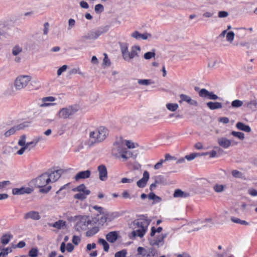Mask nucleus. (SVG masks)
I'll return each mask as SVG.
<instances>
[{
	"label": "nucleus",
	"instance_id": "obj_48",
	"mask_svg": "<svg viewBox=\"0 0 257 257\" xmlns=\"http://www.w3.org/2000/svg\"><path fill=\"white\" fill-rule=\"evenodd\" d=\"M162 229H163V228L162 227H159L157 229L155 228V227H152L151 228V231L150 233L151 237H153L156 232H158V233L161 232L162 231Z\"/></svg>",
	"mask_w": 257,
	"mask_h": 257
},
{
	"label": "nucleus",
	"instance_id": "obj_60",
	"mask_svg": "<svg viewBox=\"0 0 257 257\" xmlns=\"http://www.w3.org/2000/svg\"><path fill=\"white\" fill-rule=\"evenodd\" d=\"M75 25V21L73 19H70L68 20V30H71Z\"/></svg>",
	"mask_w": 257,
	"mask_h": 257
},
{
	"label": "nucleus",
	"instance_id": "obj_20",
	"mask_svg": "<svg viewBox=\"0 0 257 257\" xmlns=\"http://www.w3.org/2000/svg\"><path fill=\"white\" fill-rule=\"evenodd\" d=\"M9 28L4 24H0V39L8 38L10 36Z\"/></svg>",
	"mask_w": 257,
	"mask_h": 257
},
{
	"label": "nucleus",
	"instance_id": "obj_39",
	"mask_svg": "<svg viewBox=\"0 0 257 257\" xmlns=\"http://www.w3.org/2000/svg\"><path fill=\"white\" fill-rule=\"evenodd\" d=\"M104 57L103 60V62L102 64V65L103 67L104 68L106 67H108L110 65V60L108 59L107 55L106 54H104Z\"/></svg>",
	"mask_w": 257,
	"mask_h": 257
},
{
	"label": "nucleus",
	"instance_id": "obj_34",
	"mask_svg": "<svg viewBox=\"0 0 257 257\" xmlns=\"http://www.w3.org/2000/svg\"><path fill=\"white\" fill-rule=\"evenodd\" d=\"M98 243L101 244L103 247V249L105 251H108L109 250V246L108 243L105 240L102 238H99L98 241Z\"/></svg>",
	"mask_w": 257,
	"mask_h": 257
},
{
	"label": "nucleus",
	"instance_id": "obj_7",
	"mask_svg": "<svg viewBox=\"0 0 257 257\" xmlns=\"http://www.w3.org/2000/svg\"><path fill=\"white\" fill-rule=\"evenodd\" d=\"M30 75H21L18 76L14 82V87L17 90H22L27 86L31 80Z\"/></svg>",
	"mask_w": 257,
	"mask_h": 257
},
{
	"label": "nucleus",
	"instance_id": "obj_56",
	"mask_svg": "<svg viewBox=\"0 0 257 257\" xmlns=\"http://www.w3.org/2000/svg\"><path fill=\"white\" fill-rule=\"evenodd\" d=\"M68 68L66 65H64L60 68H59L57 72V74L58 76H60L63 72H65Z\"/></svg>",
	"mask_w": 257,
	"mask_h": 257
},
{
	"label": "nucleus",
	"instance_id": "obj_24",
	"mask_svg": "<svg viewBox=\"0 0 257 257\" xmlns=\"http://www.w3.org/2000/svg\"><path fill=\"white\" fill-rule=\"evenodd\" d=\"M118 238V234L116 231L109 232L106 235V238L110 243L114 242Z\"/></svg>",
	"mask_w": 257,
	"mask_h": 257
},
{
	"label": "nucleus",
	"instance_id": "obj_42",
	"mask_svg": "<svg viewBox=\"0 0 257 257\" xmlns=\"http://www.w3.org/2000/svg\"><path fill=\"white\" fill-rule=\"evenodd\" d=\"M22 52V47L16 45L12 49V54L14 56H17L19 55Z\"/></svg>",
	"mask_w": 257,
	"mask_h": 257
},
{
	"label": "nucleus",
	"instance_id": "obj_36",
	"mask_svg": "<svg viewBox=\"0 0 257 257\" xmlns=\"http://www.w3.org/2000/svg\"><path fill=\"white\" fill-rule=\"evenodd\" d=\"M225 188V186L219 184H216L214 185L213 188L214 191L216 193H220L224 191Z\"/></svg>",
	"mask_w": 257,
	"mask_h": 257
},
{
	"label": "nucleus",
	"instance_id": "obj_51",
	"mask_svg": "<svg viewBox=\"0 0 257 257\" xmlns=\"http://www.w3.org/2000/svg\"><path fill=\"white\" fill-rule=\"evenodd\" d=\"M155 52H148L144 54V57L146 60H149L153 57H155Z\"/></svg>",
	"mask_w": 257,
	"mask_h": 257
},
{
	"label": "nucleus",
	"instance_id": "obj_4",
	"mask_svg": "<svg viewBox=\"0 0 257 257\" xmlns=\"http://www.w3.org/2000/svg\"><path fill=\"white\" fill-rule=\"evenodd\" d=\"M149 224L150 221L147 219L139 218L135 220L131 224V227L133 229V231L132 232L130 237H143Z\"/></svg>",
	"mask_w": 257,
	"mask_h": 257
},
{
	"label": "nucleus",
	"instance_id": "obj_40",
	"mask_svg": "<svg viewBox=\"0 0 257 257\" xmlns=\"http://www.w3.org/2000/svg\"><path fill=\"white\" fill-rule=\"evenodd\" d=\"M202 156L201 153H192L188 155H186L185 158L188 161H191L197 157Z\"/></svg>",
	"mask_w": 257,
	"mask_h": 257
},
{
	"label": "nucleus",
	"instance_id": "obj_12",
	"mask_svg": "<svg viewBox=\"0 0 257 257\" xmlns=\"http://www.w3.org/2000/svg\"><path fill=\"white\" fill-rule=\"evenodd\" d=\"M131 36L137 40H147L149 38H151L152 37V35L148 33L141 34L139 31H135L131 34Z\"/></svg>",
	"mask_w": 257,
	"mask_h": 257
},
{
	"label": "nucleus",
	"instance_id": "obj_38",
	"mask_svg": "<svg viewBox=\"0 0 257 257\" xmlns=\"http://www.w3.org/2000/svg\"><path fill=\"white\" fill-rule=\"evenodd\" d=\"M231 220L232 222L240 224L245 225H249V223L247 222V221H246L245 220H241L238 218L232 217L231 218Z\"/></svg>",
	"mask_w": 257,
	"mask_h": 257
},
{
	"label": "nucleus",
	"instance_id": "obj_43",
	"mask_svg": "<svg viewBox=\"0 0 257 257\" xmlns=\"http://www.w3.org/2000/svg\"><path fill=\"white\" fill-rule=\"evenodd\" d=\"M108 218V221H111L114 219L120 216V214L118 212H112L107 214Z\"/></svg>",
	"mask_w": 257,
	"mask_h": 257
},
{
	"label": "nucleus",
	"instance_id": "obj_25",
	"mask_svg": "<svg viewBox=\"0 0 257 257\" xmlns=\"http://www.w3.org/2000/svg\"><path fill=\"white\" fill-rule=\"evenodd\" d=\"M49 225L58 229H61L66 227V221L63 220H59L53 223L49 224Z\"/></svg>",
	"mask_w": 257,
	"mask_h": 257
},
{
	"label": "nucleus",
	"instance_id": "obj_59",
	"mask_svg": "<svg viewBox=\"0 0 257 257\" xmlns=\"http://www.w3.org/2000/svg\"><path fill=\"white\" fill-rule=\"evenodd\" d=\"M119 44L121 54L128 50V44L127 43H120Z\"/></svg>",
	"mask_w": 257,
	"mask_h": 257
},
{
	"label": "nucleus",
	"instance_id": "obj_29",
	"mask_svg": "<svg viewBox=\"0 0 257 257\" xmlns=\"http://www.w3.org/2000/svg\"><path fill=\"white\" fill-rule=\"evenodd\" d=\"M99 230V228L97 226H94L90 229H88L86 232L85 235L87 237H91L96 234Z\"/></svg>",
	"mask_w": 257,
	"mask_h": 257
},
{
	"label": "nucleus",
	"instance_id": "obj_50",
	"mask_svg": "<svg viewBox=\"0 0 257 257\" xmlns=\"http://www.w3.org/2000/svg\"><path fill=\"white\" fill-rule=\"evenodd\" d=\"M12 251V248L11 247L4 248L2 249V251L0 252V257L3 255L7 256L9 253Z\"/></svg>",
	"mask_w": 257,
	"mask_h": 257
},
{
	"label": "nucleus",
	"instance_id": "obj_62",
	"mask_svg": "<svg viewBox=\"0 0 257 257\" xmlns=\"http://www.w3.org/2000/svg\"><path fill=\"white\" fill-rule=\"evenodd\" d=\"M122 56L123 59L126 61H130L131 60L130 52L128 50L122 54Z\"/></svg>",
	"mask_w": 257,
	"mask_h": 257
},
{
	"label": "nucleus",
	"instance_id": "obj_47",
	"mask_svg": "<svg viewBox=\"0 0 257 257\" xmlns=\"http://www.w3.org/2000/svg\"><path fill=\"white\" fill-rule=\"evenodd\" d=\"M231 135L234 137H237L239 139L242 140L244 139V135L243 133L241 132H236L235 131H232L231 133Z\"/></svg>",
	"mask_w": 257,
	"mask_h": 257
},
{
	"label": "nucleus",
	"instance_id": "obj_26",
	"mask_svg": "<svg viewBox=\"0 0 257 257\" xmlns=\"http://www.w3.org/2000/svg\"><path fill=\"white\" fill-rule=\"evenodd\" d=\"M207 106L211 110L220 109L222 107L221 103L209 101L206 103Z\"/></svg>",
	"mask_w": 257,
	"mask_h": 257
},
{
	"label": "nucleus",
	"instance_id": "obj_30",
	"mask_svg": "<svg viewBox=\"0 0 257 257\" xmlns=\"http://www.w3.org/2000/svg\"><path fill=\"white\" fill-rule=\"evenodd\" d=\"M12 237L13 236L9 234H5L1 237V242L3 245H5L9 243Z\"/></svg>",
	"mask_w": 257,
	"mask_h": 257
},
{
	"label": "nucleus",
	"instance_id": "obj_13",
	"mask_svg": "<svg viewBox=\"0 0 257 257\" xmlns=\"http://www.w3.org/2000/svg\"><path fill=\"white\" fill-rule=\"evenodd\" d=\"M33 189L30 187H21L20 188H14L12 190V193L15 195H20L24 194H30Z\"/></svg>",
	"mask_w": 257,
	"mask_h": 257
},
{
	"label": "nucleus",
	"instance_id": "obj_27",
	"mask_svg": "<svg viewBox=\"0 0 257 257\" xmlns=\"http://www.w3.org/2000/svg\"><path fill=\"white\" fill-rule=\"evenodd\" d=\"M236 127L238 130L246 133H249L251 131V128L249 125H246L241 122H238L236 124Z\"/></svg>",
	"mask_w": 257,
	"mask_h": 257
},
{
	"label": "nucleus",
	"instance_id": "obj_54",
	"mask_svg": "<svg viewBox=\"0 0 257 257\" xmlns=\"http://www.w3.org/2000/svg\"><path fill=\"white\" fill-rule=\"evenodd\" d=\"M88 207H89V211L91 212V209H93L96 210L100 214H101L102 210H103L102 207H99V206H98L96 205L93 206H92L91 205H89Z\"/></svg>",
	"mask_w": 257,
	"mask_h": 257
},
{
	"label": "nucleus",
	"instance_id": "obj_17",
	"mask_svg": "<svg viewBox=\"0 0 257 257\" xmlns=\"http://www.w3.org/2000/svg\"><path fill=\"white\" fill-rule=\"evenodd\" d=\"M150 178V175L147 171L143 173V177L137 182V185L139 188H144L146 186Z\"/></svg>",
	"mask_w": 257,
	"mask_h": 257
},
{
	"label": "nucleus",
	"instance_id": "obj_22",
	"mask_svg": "<svg viewBox=\"0 0 257 257\" xmlns=\"http://www.w3.org/2000/svg\"><path fill=\"white\" fill-rule=\"evenodd\" d=\"M24 218L25 219L31 218L33 220H38L40 219L41 217L38 212L31 211L25 213Z\"/></svg>",
	"mask_w": 257,
	"mask_h": 257
},
{
	"label": "nucleus",
	"instance_id": "obj_53",
	"mask_svg": "<svg viewBox=\"0 0 257 257\" xmlns=\"http://www.w3.org/2000/svg\"><path fill=\"white\" fill-rule=\"evenodd\" d=\"M38 250L36 248H32L29 252V255L31 257H37Z\"/></svg>",
	"mask_w": 257,
	"mask_h": 257
},
{
	"label": "nucleus",
	"instance_id": "obj_9",
	"mask_svg": "<svg viewBox=\"0 0 257 257\" xmlns=\"http://www.w3.org/2000/svg\"><path fill=\"white\" fill-rule=\"evenodd\" d=\"M199 96L210 100H216L218 96L213 92H210L205 88H202L198 92Z\"/></svg>",
	"mask_w": 257,
	"mask_h": 257
},
{
	"label": "nucleus",
	"instance_id": "obj_23",
	"mask_svg": "<svg viewBox=\"0 0 257 257\" xmlns=\"http://www.w3.org/2000/svg\"><path fill=\"white\" fill-rule=\"evenodd\" d=\"M25 125L23 124H20L17 126H14L5 132V136L6 137H9L14 134L16 131L23 129Z\"/></svg>",
	"mask_w": 257,
	"mask_h": 257
},
{
	"label": "nucleus",
	"instance_id": "obj_58",
	"mask_svg": "<svg viewBox=\"0 0 257 257\" xmlns=\"http://www.w3.org/2000/svg\"><path fill=\"white\" fill-rule=\"evenodd\" d=\"M91 174V172L89 170L81 171V179L88 178Z\"/></svg>",
	"mask_w": 257,
	"mask_h": 257
},
{
	"label": "nucleus",
	"instance_id": "obj_57",
	"mask_svg": "<svg viewBox=\"0 0 257 257\" xmlns=\"http://www.w3.org/2000/svg\"><path fill=\"white\" fill-rule=\"evenodd\" d=\"M156 250L154 248L151 247L147 249V257H151L155 255Z\"/></svg>",
	"mask_w": 257,
	"mask_h": 257
},
{
	"label": "nucleus",
	"instance_id": "obj_19",
	"mask_svg": "<svg viewBox=\"0 0 257 257\" xmlns=\"http://www.w3.org/2000/svg\"><path fill=\"white\" fill-rule=\"evenodd\" d=\"M244 106L252 111H255L257 109V100L254 98L245 101Z\"/></svg>",
	"mask_w": 257,
	"mask_h": 257
},
{
	"label": "nucleus",
	"instance_id": "obj_10",
	"mask_svg": "<svg viewBox=\"0 0 257 257\" xmlns=\"http://www.w3.org/2000/svg\"><path fill=\"white\" fill-rule=\"evenodd\" d=\"M198 222L201 224V227H197L195 228L193 231H198L204 228H210L214 224L212 218H208L203 220H198Z\"/></svg>",
	"mask_w": 257,
	"mask_h": 257
},
{
	"label": "nucleus",
	"instance_id": "obj_46",
	"mask_svg": "<svg viewBox=\"0 0 257 257\" xmlns=\"http://www.w3.org/2000/svg\"><path fill=\"white\" fill-rule=\"evenodd\" d=\"M231 174L235 178H242L243 177V174L236 170H232Z\"/></svg>",
	"mask_w": 257,
	"mask_h": 257
},
{
	"label": "nucleus",
	"instance_id": "obj_8",
	"mask_svg": "<svg viewBox=\"0 0 257 257\" xmlns=\"http://www.w3.org/2000/svg\"><path fill=\"white\" fill-rule=\"evenodd\" d=\"M26 136L25 135H22L18 141V145L22 147V148L17 151V154L19 155H23L26 151H30V148H29L26 145Z\"/></svg>",
	"mask_w": 257,
	"mask_h": 257
},
{
	"label": "nucleus",
	"instance_id": "obj_33",
	"mask_svg": "<svg viewBox=\"0 0 257 257\" xmlns=\"http://www.w3.org/2000/svg\"><path fill=\"white\" fill-rule=\"evenodd\" d=\"M138 83L140 85L148 86L155 83L152 79H138Z\"/></svg>",
	"mask_w": 257,
	"mask_h": 257
},
{
	"label": "nucleus",
	"instance_id": "obj_3",
	"mask_svg": "<svg viewBox=\"0 0 257 257\" xmlns=\"http://www.w3.org/2000/svg\"><path fill=\"white\" fill-rule=\"evenodd\" d=\"M111 154L115 158L121 160L123 162L126 161L133 156L132 153L127 150L123 141L121 140L117 141L113 144Z\"/></svg>",
	"mask_w": 257,
	"mask_h": 257
},
{
	"label": "nucleus",
	"instance_id": "obj_45",
	"mask_svg": "<svg viewBox=\"0 0 257 257\" xmlns=\"http://www.w3.org/2000/svg\"><path fill=\"white\" fill-rule=\"evenodd\" d=\"M148 198L150 200H154L156 202H159L161 200V198L156 196L154 193H150L148 195Z\"/></svg>",
	"mask_w": 257,
	"mask_h": 257
},
{
	"label": "nucleus",
	"instance_id": "obj_64",
	"mask_svg": "<svg viewBox=\"0 0 257 257\" xmlns=\"http://www.w3.org/2000/svg\"><path fill=\"white\" fill-rule=\"evenodd\" d=\"M49 24L48 22H46L44 24L43 34L44 35H47L49 32Z\"/></svg>",
	"mask_w": 257,
	"mask_h": 257
},
{
	"label": "nucleus",
	"instance_id": "obj_44",
	"mask_svg": "<svg viewBox=\"0 0 257 257\" xmlns=\"http://www.w3.org/2000/svg\"><path fill=\"white\" fill-rule=\"evenodd\" d=\"M139 178V176H136L135 177L132 179H128L126 178H122L121 180L122 183H131L135 181L136 180Z\"/></svg>",
	"mask_w": 257,
	"mask_h": 257
},
{
	"label": "nucleus",
	"instance_id": "obj_16",
	"mask_svg": "<svg viewBox=\"0 0 257 257\" xmlns=\"http://www.w3.org/2000/svg\"><path fill=\"white\" fill-rule=\"evenodd\" d=\"M99 173V178L101 181H105L107 178V171L106 167L104 165H100L97 168Z\"/></svg>",
	"mask_w": 257,
	"mask_h": 257
},
{
	"label": "nucleus",
	"instance_id": "obj_18",
	"mask_svg": "<svg viewBox=\"0 0 257 257\" xmlns=\"http://www.w3.org/2000/svg\"><path fill=\"white\" fill-rule=\"evenodd\" d=\"M95 223L94 218L90 215L81 216V224L83 225L88 227L89 225L91 226L93 223ZM89 228V227H88Z\"/></svg>",
	"mask_w": 257,
	"mask_h": 257
},
{
	"label": "nucleus",
	"instance_id": "obj_2",
	"mask_svg": "<svg viewBox=\"0 0 257 257\" xmlns=\"http://www.w3.org/2000/svg\"><path fill=\"white\" fill-rule=\"evenodd\" d=\"M61 170L49 171L36 178L34 181L36 187L42 193H47L51 189L50 183L56 182L61 176Z\"/></svg>",
	"mask_w": 257,
	"mask_h": 257
},
{
	"label": "nucleus",
	"instance_id": "obj_5",
	"mask_svg": "<svg viewBox=\"0 0 257 257\" xmlns=\"http://www.w3.org/2000/svg\"><path fill=\"white\" fill-rule=\"evenodd\" d=\"M79 110L78 105H69L59 110L57 115L59 118L67 119L71 117Z\"/></svg>",
	"mask_w": 257,
	"mask_h": 257
},
{
	"label": "nucleus",
	"instance_id": "obj_21",
	"mask_svg": "<svg viewBox=\"0 0 257 257\" xmlns=\"http://www.w3.org/2000/svg\"><path fill=\"white\" fill-rule=\"evenodd\" d=\"M217 143L220 147L224 149L229 148L231 145V141L225 137L218 138Z\"/></svg>",
	"mask_w": 257,
	"mask_h": 257
},
{
	"label": "nucleus",
	"instance_id": "obj_35",
	"mask_svg": "<svg viewBox=\"0 0 257 257\" xmlns=\"http://www.w3.org/2000/svg\"><path fill=\"white\" fill-rule=\"evenodd\" d=\"M166 107L171 111H175L178 108L179 105L177 103H169L166 104Z\"/></svg>",
	"mask_w": 257,
	"mask_h": 257
},
{
	"label": "nucleus",
	"instance_id": "obj_28",
	"mask_svg": "<svg viewBox=\"0 0 257 257\" xmlns=\"http://www.w3.org/2000/svg\"><path fill=\"white\" fill-rule=\"evenodd\" d=\"M190 196L188 192H183L180 189H176L174 193V197L186 198Z\"/></svg>",
	"mask_w": 257,
	"mask_h": 257
},
{
	"label": "nucleus",
	"instance_id": "obj_49",
	"mask_svg": "<svg viewBox=\"0 0 257 257\" xmlns=\"http://www.w3.org/2000/svg\"><path fill=\"white\" fill-rule=\"evenodd\" d=\"M138 253L143 256H147V249H145L143 247H139L137 249Z\"/></svg>",
	"mask_w": 257,
	"mask_h": 257
},
{
	"label": "nucleus",
	"instance_id": "obj_61",
	"mask_svg": "<svg viewBox=\"0 0 257 257\" xmlns=\"http://www.w3.org/2000/svg\"><path fill=\"white\" fill-rule=\"evenodd\" d=\"M122 56L123 59L126 61H130L131 60L130 52L128 50L122 54Z\"/></svg>",
	"mask_w": 257,
	"mask_h": 257
},
{
	"label": "nucleus",
	"instance_id": "obj_55",
	"mask_svg": "<svg viewBox=\"0 0 257 257\" xmlns=\"http://www.w3.org/2000/svg\"><path fill=\"white\" fill-rule=\"evenodd\" d=\"M127 253L126 250L123 249L115 253V257H125Z\"/></svg>",
	"mask_w": 257,
	"mask_h": 257
},
{
	"label": "nucleus",
	"instance_id": "obj_41",
	"mask_svg": "<svg viewBox=\"0 0 257 257\" xmlns=\"http://www.w3.org/2000/svg\"><path fill=\"white\" fill-rule=\"evenodd\" d=\"M243 105V101L236 99L232 101L231 106L234 108H238L241 107Z\"/></svg>",
	"mask_w": 257,
	"mask_h": 257
},
{
	"label": "nucleus",
	"instance_id": "obj_32",
	"mask_svg": "<svg viewBox=\"0 0 257 257\" xmlns=\"http://www.w3.org/2000/svg\"><path fill=\"white\" fill-rule=\"evenodd\" d=\"M90 191L86 188L84 184H81V200L86 198V196L89 195Z\"/></svg>",
	"mask_w": 257,
	"mask_h": 257
},
{
	"label": "nucleus",
	"instance_id": "obj_15",
	"mask_svg": "<svg viewBox=\"0 0 257 257\" xmlns=\"http://www.w3.org/2000/svg\"><path fill=\"white\" fill-rule=\"evenodd\" d=\"M180 100L179 101L180 103H182L183 101H185L189 104L194 106H197L198 105V103L196 100L192 99L190 96L186 94H180Z\"/></svg>",
	"mask_w": 257,
	"mask_h": 257
},
{
	"label": "nucleus",
	"instance_id": "obj_11",
	"mask_svg": "<svg viewBox=\"0 0 257 257\" xmlns=\"http://www.w3.org/2000/svg\"><path fill=\"white\" fill-rule=\"evenodd\" d=\"M167 233L161 234L158 235L155 239L149 238V242L151 245H162L164 242V239L167 237Z\"/></svg>",
	"mask_w": 257,
	"mask_h": 257
},
{
	"label": "nucleus",
	"instance_id": "obj_6",
	"mask_svg": "<svg viewBox=\"0 0 257 257\" xmlns=\"http://www.w3.org/2000/svg\"><path fill=\"white\" fill-rule=\"evenodd\" d=\"M109 29L108 26L101 27L97 29L92 30L86 33L83 37L84 40H95L101 34L106 33Z\"/></svg>",
	"mask_w": 257,
	"mask_h": 257
},
{
	"label": "nucleus",
	"instance_id": "obj_31",
	"mask_svg": "<svg viewBox=\"0 0 257 257\" xmlns=\"http://www.w3.org/2000/svg\"><path fill=\"white\" fill-rule=\"evenodd\" d=\"M141 48L139 46H133L131 48V51L130 52L131 59H133L136 56H138V51H140Z\"/></svg>",
	"mask_w": 257,
	"mask_h": 257
},
{
	"label": "nucleus",
	"instance_id": "obj_63",
	"mask_svg": "<svg viewBox=\"0 0 257 257\" xmlns=\"http://www.w3.org/2000/svg\"><path fill=\"white\" fill-rule=\"evenodd\" d=\"M94 10L97 13H101L103 11V6L101 4H97L95 6Z\"/></svg>",
	"mask_w": 257,
	"mask_h": 257
},
{
	"label": "nucleus",
	"instance_id": "obj_1",
	"mask_svg": "<svg viewBox=\"0 0 257 257\" xmlns=\"http://www.w3.org/2000/svg\"><path fill=\"white\" fill-rule=\"evenodd\" d=\"M109 135V130L102 126L94 131L88 128L83 132V139L81 141V149L88 150L96 144L102 142Z\"/></svg>",
	"mask_w": 257,
	"mask_h": 257
},
{
	"label": "nucleus",
	"instance_id": "obj_52",
	"mask_svg": "<svg viewBox=\"0 0 257 257\" xmlns=\"http://www.w3.org/2000/svg\"><path fill=\"white\" fill-rule=\"evenodd\" d=\"M202 156H206V155H209L210 158H214L217 155V153L215 151L212 150L210 152H207L205 153H201Z\"/></svg>",
	"mask_w": 257,
	"mask_h": 257
},
{
	"label": "nucleus",
	"instance_id": "obj_37",
	"mask_svg": "<svg viewBox=\"0 0 257 257\" xmlns=\"http://www.w3.org/2000/svg\"><path fill=\"white\" fill-rule=\"evenodd\" d=\"M234 33L232 31L227 32L226 35V40L229 43L231 44L234 38Z\"/></svg>",
	"mask_w": 257,
	"mask_h": 257
},
{
	"label": "nucleus",
	"instance_id": "obj_14",
	"mask_svg": "<svg viewBox=\"0 0 257 257\" xmlns=\"http://www.w3.org/2000/svg\"><path fill=\"white\" fill-rule=\"evenodd\" d=\"M56 100L53 96L45 97L42 98V103L40 104V107H45L56 105L55 103H51Z\"/></svg>",
	"mask_w": 257,
	"mask_h": 257
}]
</instances>
